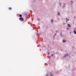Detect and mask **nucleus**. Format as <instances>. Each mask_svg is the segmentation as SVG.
Returning <instances> with one entry per match:
<instances>
[{
	"mask_svg": "<svg viewBox=\"0 0 76 76\" xmlns=\"http://www.w3.org/2000/svg\"><path fill=\"white\" fill-rule=\"evenodd\" d=\"M48 54H50V53H48Z\"/></svg>",
	"mask_w": 76,
	"mask_h": 76,
	"instance_id": "obj_13",
	"label": "nucleus"
},
{
	"mask_svg": "<svg viewBox=\"0 0 76 76\" xmlns=\"http://www.w3.org/2000/svg\"><path fill=\"white\" fill-rule=\"evenodd\" d=\"M58 15H60V13L58 12Z\"/></svg>",
	"mask_w": 76,
	"mask_h": 76,
	"instance_id": "obj_9",
	"label": "nucleus"
},
{
	"mask_svg": "<svg viewBox=\"0 0 76 76\" xmlns=\"http://www.w3.org/2000/svg\"><path fill=\"white\" fill-rule=\"evenodd\" d=\"M66 55H65V56H64V57H66Z\"/></svg>",
	"mask_w": 76,
	"mask_h": 76,
	"instance_id": "obj_14",
	"label": "nucleus"
},
{
	"mask_svg": "<svg viewBox=\"0 0 76 76\" xmlns=\"http://www.w3.org/2000/svg\"><path fill=\"white\" fill-rule=\"evenodd\" d=\"M66 40H63V42H66Z\"/></svg>",
	"mask_w": 76,
	"mask_h": 76,
	"instance_id": "obj_6",
	"label": "nucleus"
},
{
	"mask_svg": "<svg viewBox=\"0 0 76 76\" xmlns=\"http://www.w3.org/2000/svg\"><path fill=\"white\" fill-rule=\"evenodd\" d=\"M67 29H68V28H67Z\"/></svg>",
	"mask_w": 76,
	"mask_h": 76,
	"instance_id": "obj_16",
	"label": "nucleus"
},
{
	"mask_svg": "<svg viewBox=\"0 0 76 76\" xmlns=\"http://www.w3.org/2000/svg\"><path fill=\"white\" fill-rule=\"evenodd\" d=\"M68 27H69V28H70V27H71V26L69 24H68Z\"/></svg>",
	"mask_w": 76,
	"mask_h": 76,
	"instance_id": "obj_2",
	"label": "nucleus"
},
{
	"mask_svg": "<svg viewBox=\"0 0 76 76\" xmlns=\"http://www.w3.org/2000/svg\"><path fill=\"white\" fill-rule=\"evenodd\" d=\"M53 54L52 55L51 57H53Z\"/></svg>",
	"mask_w": 76,
	"mask_h": 76,
	"instance_id": "obj_12",
	"label": "nucleus"
},
{
	"mask_svg": "<svg viewBox=\"0 0 76 76\" xmlns=\"http://www.w3.org/2000/svg\"><path fill=\"white\" fill-rule=\"evenodd\" d=\"M9 10H12V8H11V7H9Z\"/></svg>",
	"mask_w": 76,
	"mask_h": 76,
	"instance_id": "obj_5",
	"label": "nucleus"
},
{
	"mask_svg": "<svg viewBox=\"0 0 76 76\" xmlns=\"http://www.w3.org/2000/svg\"><path fill=\"white\" fill-rule=\"evenodd\" d=\"M56 35V34H55V35Z\"/></svg>",
	"mask_w": 76,
	"mask_h": 76,
	"instance_id": "obj_15",
	"label": "nucleus"
},
{
	"mask_svg": "<svg viewBox=\"0 0 76 76\" xmlns=\"http://www.w3.org/2000/svg\"><path fill=\"white\" fill-rule=\"evenodd\" d=\"M53 76V75L52 74L50 75V76Z\"/></svg>",
	"mask_w": 76,
	"mask_h": 76,
	"instance_id": "obj_10",
	"label": "nucleus"
},
{
	"mask_svg": "<svg viewBox=\"0 0 76 76\" xmlns=\"http://www.w3.org/2000/svg\"><path fill=\"white\" fill-rule=\"evenodd\" d=\"M69 19H68L67 20H66V22H67V21H69Z\"/></svg>",
	"mask_w": 76,
	"mask_h": 76,
	"instance_id": "obj_11",
	"label": "nucleus"
},
{
	"mask_svg": "<svg viewBox=\"0 0 76 76\" xmlns=\"http://www.w3.org/2000/svg\"><path fill=\"white\" fill-rule=\"evenodd\" d=\"M66 20H67V18L66 19Z\"/></svg>",
	"mask_w": 76,
	"mask_h": 76,
	"instance_id": "obj_17",
	"label": "nucleus"
},
{
	"mask_svg": "<svg viewBox=\"0 0 76 76\" xmlns=\"http://www.w3.org/2000/svg\"><path fill=\"white\" fill-rule=\"evenodd\" d=\"M20 17H22V15L20 14L19 15Z\"/></svg>",
	"mask_w": 76,
	"mask_h": 76,
	"instance_id": "obj_7",
	"label": "nucleus"
},
{
	"mask_svg": "<svg viewBox=\"0 0 76 76\" xmlns=\"http://www.w3.org/2000/svg\"><path fill=\"white\" fill-rule=\"evenodd\" d=\"M50 21L52 23H53V19H51L50 20Z\"/></svg>",
	"mask_w": 76,
	"mask_h": 76,
	"instance_id": "obj_4",
	"label": "nucleus"
},
{
	"mask_svg": "<svg viewBox=\"0 0 76 76\" xmlns=\"http://www.w3.org/2000/svg\"><path fill=\"white\" fill-rule=\"evenodd\" d=\"M19 20L21 21H23V18L22 17H20L19 18Z\"/></svg>",
	"mask_w": 76,
	"mask_h": 76,
	"instance_id": "obj_1",
	"label": "nucleus"
},
{
	"mask_svg": "<svg viewBox=\"0 0 76 76\" xmlns=\"http://www.w3.org/2000/svg\"><path fill=\"white\" fill-rule=\"evenodd\" d=\"M74 32L75 34H76V31L75 30H74Z\"/></svg>",
	"mask_w": 76,
	"mask_h": 76,
	"instance_id": "obj_3",
	"label": "nucleus"
},
{
	"mask_svg": "<svg viewBox=\"0 0 76 76\" xmlns=\"http://www.w3.org/2000/svg\"><path fill=\"white\" fill-rule=\"evenodd\" d=\"M71 4H72V3H73V1H71Z\"/></svg>",
	"mask_w": 76,
	"mask_h": 76,
	"instance_id": "obj_8",
	"label": "nucleus"
}]
</instances>
